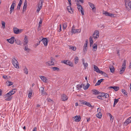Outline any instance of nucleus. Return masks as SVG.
I'll use <instances>...</instances> for the list:
<instances>
[{
  "label": "nucleus",
  "instance_id": "17",
  "mask_svg": "<svg viewBox=\"0 0 131 131\" xmlns=\"http://www.w3.org/2000/svg\"><path fill=\"white\" fill-rule=\"evenodd\" d=\"M75 121L76 122H79L80 121L81 117L80 116H75L74 117Z\"/></svg>",
  "mask_w": 131,
  "mask_h": 131
},
{
  "label": "nucleus",
  "instance_id": "35",
  "mask_svg": "<svg viewBox=\"0 0 131 131\" xmlns=\"http://www.w3.org/2000/svg\"><path fill=\"white\" fill-rule=\"evenodd\" d=\"M13 94H12L9 91V92L5 94V97H7V96H11Z\"/></svg>",
  "mask_w": 131,
  "mask_h": 131
},
{
  "label": "nucleus",
  "instance_id": "42",
  "mask_svg": "<svg viewBox=\"0 0 131 131\" xmlns=\"http://www.w3.org/2000/svg\"><path fill=\"white\" fill-rule=\"evenodd\" d=\"M40 5H39L38 7V8L37 10V13H38L41 9L42 7L40 6Z\"/></svg>",
  "mask_w": 131,
  "mask_h": 131
},
{
  "label": "nucleus",
  "instance_id": "13",
  "mask_svg": "<svg viewBox=\"0 0 131 131\" xmlns=\"http://www.w3.org/2000/svg\"><path fill=\"white\" fill-rule=\"evenodd\" d=\"M41 41H42L45 46H47V45L48 42V40L47 38H43L41 40Z\"/></svg>",
  "mask_w": 131,
  "mask_h": 131
},
{
  "label": "nucleus",
  "instance_id": "11",
  "mask_svg": "<svg viewBox=\"0 0 131 131\" xmlns=\"http://www.w3.org/2000/svg\"><path fill=\"white\" fill-rule=\"evenodd\" d=\"M45 64L47 66H50L52 65H54V63L52 61H49L46 62Z\"/></svg>",
  "mask_w": 131,
  "mask_h": 131
},
{
  "label": "nucleus",
  "instance_id": "51",
  "mask_svg": "<svg viewBox=\"0 0 131 131\" xmlns=\"http://www.w3.org/2000/svg\"><path fill=\"white\" fill-rule=\"evenodd\" d=\"M83 64L84 65L85 69H86V68L88 66V64L87 63H84V64Z\"/></svg>",
  "mask_w": 131,
  "mask_h": 131
},
{
  "label": "nucleus",
  "instance_id": "23",
  "mask_svg": "<svg viewBox=\"0 0 131 131\" xmlns=\"http://www.w3.org/2000/svg\"><path fill=\"white\" fill-rule=\"evenodd\" d=\"M92 91L93 92V94L95 95L99 94L100 93V92L99 91L95 89L92 90Z\"/></svg>",
  "mask_w": 131,
  "mask_h": 131
},
{
  "label": "nucleus",
  "instance_id": "57",
  "mask_svg": "<svg viewBox=\"0 0 131 131\" xmlns=\"http://www.w3.org/2000/svg\"><path fill=\"white\" fill-rule=\"evenodd\" d=\"M122 92L123 93H124V94L127 95V93L126 92V91L124 90H122Z\"/></svg>",
  "mask_w": 131,
  "mask_h": 131
},
{
  "label": "nucleus",
  "instance_id": "12",
  "mask_svg": "<svg viewBox=\"0 0 131 131\" xmlns=\"http://www.w3.org/2000/svg\"><path fill=\"white\" fill-rule=\"evenodd\" d=\"M103 13L106 16L112 17L114 15L113 14L109 13L107 12H103Z\"/></svg>",
  "mask_w": 131,
  "mask_h": 131
},
{
  "label": "nucleus",
  "instance_id": "38",
  "mask_svg": "<svg viewBox=\"0 0 131 131\" xmlns=\"http://www.w3.org/2000/svg\"><path fill=\"white\" fill-rule=\"evenodd\" d=\"M79 60V58L78 57H76L74 58V63L75 64H77Z\"/></svg>",
  "mask_w": 131,
  "mask_h": 131
},
{
  "label": "nucleus",
  "instance_id": "55",
  "mask_svg": "<svg viewBox=\"0 0 131 131\" xmlns=\"http://www.w3.org/2000/svg\"><path fill=\"white\" fill-rule=\"evenodd\" d=\"M2 27L4 28L5 27V23L4 21H2Z\"/></svg>",
  "mask_w": 131,
  "mask_h": 131
},
{
  "label": "nucleus",
  "instance_id": "39",
  "mask_svg": "<svg viewBox=\"0 0 131 131\" xmlns=\"http://www.w3.org/2000/svg\"><path fill=\"white\" fill-rule=\"evenodd\" d=\"M86 105H87L92 108H93L94 107V106H92L91 105V104H90V103L87 102L86 103Z\"/></svg>",
  "mask_w": 131,
  "mask_h": 131
},
{
  "label": "nucleus",
  "instance_id": "58",
  "mask_svg": "<svg viewBox=\"0 0 131 131\" xmlns=\"http://www.w3.org/2000/svg\"><path fill=\"white\" fill-rule=\"evenodd\" d=\"M23 0H20L19 2L18 3V5L19 6H21V5L22 3Z\"/></svg>",
  "mask_w": 131,
  "mask_h": 131
},
{
  "label": "nucleus",
  "instance_id": "3",
  "mask_svg": "<svg viewBox=\"0 0 131 131\" xmlns=\"http://www.w3.org/2000/svg\"><path fill=\"white\" fill-rule=\"evenodd\" d=\"M126 69V62L125 61L123 63L122 65V68H121L119 72V74H122L125 71Z\"/></svg>",
  "mask_w": 131,
  "mask_h": 131
},
{
  "label": "nucleus",
  "instance_id": "32",
  "mask_svg": "<svg viewBox=\"0 0 131 131\" xmlns=\"http://www.w3.org/2000/svg\"><path fill=\"white\" fill-rule=\"evenodd\" d=\"M110 70L111 71V72L112 73H113L114 72V67L112 66L110 67Z\"/></svg>",
  "mask_w": 131,
  "mask_h": 131
},
{
  "label": "nucleus",
  "instance_id": "37",
  "mask_svg": "<svg viewBox=\"0 0 131 131\" xmlns=\"http://www.w3.org/2000/svg\"><path fill=\"white\" fill-rule=\"evenodd\" d=\"M118 99H114V104L113 105V106L114 107L115 106V105L117 104L118 102Z\"/></svg>",
  "mask_w": 131,
  "mask_h": 131
},
{
  "label": "nucleus",
  "instance_id": "15",
  "mask_svg": "<svg viewBox=\"0 0 131 131\" xmlns=\"http://www.w3.org/2000/svg\"><path fill=\"white\" fill-rule=\"evenodd\" d=\"M68 99V97L64 94H63L61 96V99L62 101H65Z\"/></svg>",
  "mask_w": 131,
  "mask_h": 131
},
{
  "label": "nucleus",
  "instance_id": "34",
  "mask_svg": "<svg viewBox=\"0 0 131 131\" xmlns=\"http://www.w3.org/2000/svg\"><path fill=\"white\" fill-rule=\"evenodd\" d=\"M90 85V84L88 83L85 86L83 87L84 89V90H87L89 87Z\"/></svg>",
  "mask_w": 131,
  "mask_h": 131
},
{
  "label": "nucleus",
  "instance_id": "20",
  "mask_svg": "<svg viewBox=\"0 0 131 131\" xmlns=\"http://www.w3.org/2000/svg\"><path fill=\"white\" fill-rule=\"evenodd\" d=\"M28 45L25 46V47L24 48V50L26 52H29L30 51V49L28 48Z\"/></svg>",
  "mask_w": 131,
  "mask_h": 131
},
{
  "label": "nucleus",
  "instance_id": "7",
  "mask_svg": "<svg viewBox=\"0 0 131 131\" xmlns=\"http://www.w3.org/2000/svg\"><path fill=\"white\" fill-rule=\"evenodd\" d=\"M28 42V38L27 36H25L24 40L23 42V44L24 46L27 45Z\"/></svg>",
  "mask_w": 131,
  "mask_h": 131
},
{
  "label": "nucleus",
  "instance_id": "47",
  "mask_svg": "<svg viewBox=\"0 0 131 131\" xmlns=\"http://www.w3.org/2000/svg\"><path fill=\"white\" fill-rule=\"evenodd\" d=\"M16 43L19 45H21L22 44L21 42L19 40H17V41H16Z\"/></svg>",
  "mask_w": 131,
  "mask_h": 131
},
{
  "label": "nucleus",
  "instance_id": "49",
  "mask_svg": "<svg viewBox=\"0 0 131 131\" xmlns=\"http://www.w3.org/2000/svg\"><path fill=\"white\" fill-rule=\"evenodd\" d=\"M40 20L39 22V25H38V27H40L41 25H40V24H41L42 22V21L41 18H40Z\"/></svg>",
  "mask_w": 131,
  "mask_h": 131
},
{
  "label": "nucleus",
  "instance_id": "60",
  "mask_svg": "<svg viewBox=\"0 0 131 131\" xmlns=\"http://www.w3.org/2000/svg\"><path fill=\"white\" fill-rule=\"evenodd\" d=\"M102 96H101V95H99L97 97L98 99H100V100H102Z\"/></svg>",
  "mask_w": 131,
  "mask_h": 131
},
{
  "label": "nucleus",
  "instance_id": "56",
  "mask_svg": "<svg viewBox=\"0 0 131 131\" xmlns=\"http://www.w3.org/2000/svg\"><path fill=\"white\" fill-rule=\"evenodd\" d=\"M68 61V60H65L62 61V62L67 65Z\"/></svg>",
  "mask_w": 131,
  "mask_h": 131
},
{
  "label": "nucleus",
  "instance_id": "24",
  "mask_svg": "<svg viewBox=\"0 0 131 131\" xmlns=\"http://www.w3.org/2000/svg\"><path fill=\"white\" fill-rule=\"evenodd\" d=\"M103 80H104V79H102L98 80L97 82L95 84V86L100 85L102 81Z\"/></svg>",
  "mask_w": 131,
  "mask_h": 131
},
{
  "label": "nucleus",
  "instance_id": "64",
  "mask_svg": "<svg viewBox=\"0 0 131 131\" xmlns=\"http://www.w3.org/2000/svg\"><path fill=\"white\" fill-rule=\"evenodd\" d=\"M83 50L84 51H86L87 50V49L86 48V47H84V48L83 49Z\"/></svg>",
  "mask_w": 131,
  "mask_h": 131
},
{
  "label": "nucleus",
  "instance_id": "27",
  "mask_svg": "<svg viewBox=\"0 0 131 131\" xmlns=\"http://www.w3.org/2000/svg\"><path fill=\"white\" fill-rule=\"evenodd\" d=\"M93 51H95L96 50L97 47V45L96 43H94L93 44Z\"/></svg>",
  "mask_w": 131,
  "mask_h": 131
},
{
  "label": "nucleus",
  "instance_id": "41",
  "mask_svg": "<svg viewBox=\"0 0 131 131\" xmlns=\"http://www.w3.org/2000/svg\"><path fill=\"white\" fill-rule=\"evenodd\" d=\"M52 68V69L53 71L57 70V71H59V69L57 67H53Z\"/></svg>",
  "mask_w": 131,
  "mask_h": 131
},
{
  "label": "nucleus",
  "instance_id": "9",
  "mask_svg": "<svg viewBox=\"0 0 131 131\" xmlns=\"http://www.w3.org/2000/svg\"><path fill=\"white\" fill-rule=\"evenodd\" d=\"M94 70L97 73H100L101 72H102V71L100 70L99 68L95 65H94Z\"/></svg>",
  "mask_w": 131,
  "mask_h": 131
},
{
  "label": "nucleus",
  "instance_id": "25",
  "mask_svg": "<svg viewBox=\"0 0 131 131\" xmlns=\"http://www.w3.org/2000/svg\"><path fill=\"white\" fill-rule=\"evenodd\" d=\"M90 46L91 47V45H92L93 42V40L92 39V36H90L89 38Z\"/></svg>",
  "mask_w": 131,
  "mask_h": 131
},
{
  "label": "nucleus",
  "instance_id": "14",
  "mask_svg": "<svg viewBox=\"0 0 131 131\" xmlns=\"http://www.w3.org/2000/svg\"><path fill=\"white\" fill-rule=\"evenodd\" d=\"M15 37H12L11 38L9 39H7V40L8 42L11 44L13 43L14 42V39Z\"/></svg>",
  "mask_w": 131,
  "mask_h": 131
},
{
  "label": "nucleus",
  "instance_id": "50",
  "mask_svg": "<svg viewBox=\"0 0 131 131\" xmlns=\"http://www.w3.org/2000/svg\"><path fill=\"white\" fill-rule=\"evenodd\" d=\"M8 86H9L13 85V83L12 82L8 81Z\"/></svg>",
  "mask_w": 131,
  "mask_h": 131
},
{
  "label": "nucleus",
  "instance_id": "48",
  "mask_svg": "<svg viewBox=\"0 0 131 131\" xmlns=\"http://www.w3.org/2000/svg\"><path fill=\"white\" fill-rule=\"evenodd\" d=\"M109 115L110 118L111 120L112 121H113L114 118L110 114H109Z\"/></svg>",
  "mask_w": 131,
  "mask_h": 131
},
{
  "label": "nucleus",
  "instance_id": "22",
  "mask_svg": "<svg viewBox=\"0 0 131 131\" xmlns=\"http://www.w3.org/2000/svg\"><path fill=\"white\" fill-rule=\"evenodd\" d=\"M110 88L113 89H114L115 91H117L119 89V88L118 86H111L109 87Z\"/></svg>",
  "mask_w": 131,
  "mask_h": 131
},
{
  "label": "nucleus",
  "instance_id": "8",
  "mask_svg": "<svg viewBox=\"0 0 131 131\" xmlns=\"http://www.w3.org/2000/svg\"><path fill=\"white\" fill-rule=\"evenodd\" d=\"M22 31L21 29H19L17 28H14L13 31L14 33L16 34H18L21 33Z\"/></svg>",
  "mask_w": 131,
  "mask_h": 131
},
{
  "label": "nucleus",
  "instance_id": "19",
  "mask_svg": "<svg viewBox=\"0 0 131 131\" xmlns=\"http://www.w3.org/2000/svg\"><path fill=\"white\" fill-rule=\"evenodd\" d=\"M71 5H70L69 6H67V9L69 12L71 13L73 12V10L72 8L71 7Z\"/></svg>",
  "mask_w": 131,
  "mask_h": 131
},
{
  "label": "nucleus",
  "instance_id": "1",
  "mask_svg": "<svg viewBox=\"0 0 131 131\" xmlns=\"http://www.w3.org/2000/svg\"><path fill=\"white\" fill-rule=\"evenodd\" d=\"M125 7L128 10L131 9V2L129 0H125Z\"/></svg>",
  "mask_w": 131,
  "mask_h": 131
},
{
  "label": "nucleus",
  "instance_id": "61",
  "mask_svg": "<svg viewBox=\"0 0 131 131\" xmlns=\"http://www.w3.org/2000/svg\"><path fill=\"white\" fill-rule=\"evenodd\" d=\"M21 6L18 5L17 7V10H19L20 9V7Z\"/></svg>",
  "mask_w": 131,
  "mask_h": 131
},
{
  "label": "nucleus",
  "instance_id": "43",
  "mask_svg": "<svg viewBox=\"0 0 131 131\" xmlns=\"http://www.w3.org/2000/svg\"><path fill=\"white\" fill-rule=\"evenodd\" d=\"M23 70L24 71V73L25 74H28V69L26 68H24L23 69Z\"/></svg>",
  "mask_w": 131,
  "mask_h": 131
},
{
  "label": "nucleus",
  "instance_id": "26",
  "mask_svg": "<svg viewBox=\"0 0 131 131\" xmlns=\"http://www.w3.org/2000/svg\"><path fill=\"white\" fill-rule=\"evenodd\" d=\"M96 116L99 118H101L102 116V114L100 111H99L98 113L96 114Z\"/></svg>",
  "mask_w": 131,
  "mask_h": 131
},
{
  "label": "nucleus",
  "instance_id": "18",
  "mask_svg": "<svg viewBox=\"0 0 131 131\" xmlns=\"http://www.w3.org/2000/svg\"><path fill=\"white\" fill-rule=\"evenodd\" d=\"M39 77L43 81V82H47V79L44 76L42 75H40L39 76Z\"/></svg>",
  "mask_w": 131,
  "mask_h": 131
},
{
  "label": "nucleus",
  "instance_id": "63",
  "mask_svg": "<svg viewBox=\"0 0 131 131\" xmlns=\"http://www.w3.org/2000/svg\"><path fill=\"white\" fill-rule=\"evenodd\" d=\"M32 131H37V128L36 127H35L34 128Z\"/></svg>",
  "mask_w": 131,
  "mask_h": 131
},
{
  "label": "nucleus",
  "instance_id": "46",
  "mask_svg": "<svg viewBox=\"0 0 131 131\" xmlns=\"http://www.w3.org/2000/svg\"><path fill=\"white\" fill-rule=\"evenodd\" d=\"M7 97L5 99V100L6 101H10L12 98V97L11 96H7Z\"/></svg>",
  "mask_w": 131,
  "mask_h": 131
},
{
  "label": "nucleus",
  "instance_id": "44",
  "mask_svg": "<svg viewBox=\"0 0 131 131\" xmlns=\"http://www.w3.org/2000/svg\"><path fill=\"white\" fill-rule=\"evenodd\" d=\"M67 23L65 22L63 24V26L64 29H66V28L67 27Z\"/></svg>",
  "mask_w": 131,
  "mask_h": 131
},
{
  "label": "nucleus",
  "instance_id": "2",
  "mask_svg": "<svg viewBox=\"0 0 131 131\" xmlns=\"http://www.w3.org/2000/svg\"><path fill=\"white\" fill-rule=\"evenodd\" d=\"M12 63L15 68L17 69H19V64L18 62L15 58H14L12 59Z\"/></svg>",
  "mask_w": 131,
  "mask_h": 131
},
{
  "label": "nucleus",
  "instance_id": "28",
  "mask_svg": "<svg viewBox=\"0 0 131 131\" xmlns=\"http://www.w3.org/2000/svg\"><path fill=\"white\" fill-rule=\"evenodd\" d=\"M67 65H69V66L71 67H73V63L69 60L68 61Z\"/></svg>",
  "mask_w": 131,
  "mask_h": 131
},
{
  "label": "nucleus",
  "instance_id": "54",
  "mask_svg": "<svg viewBox=\"0 0 131 131\" xmlns=\"http://www.w3.org/2000/svg\"><path fill=\"white\" fill-rule=\"evenodd\" d=\"M40 89H41V93H43L44 91V88L43 87H40Z\"/></svg>",
  "mask_w": 131,
  "mask_h": 131
},
{
  "label": "nucleus",
  "instance_id": "59",
  "mask_svg": "<svg viewBox=\"0 0 131 131\" xmlns=\"http://www.w3.org/2000/svg\"><path fill=\"white\" fill-rule=\"evenodd\" d=\"M78 2H80L81 3H84L83 0H77Z\"/></svg>",
  "mask_w": 131,
  "mask_h": 131
},
{
  "label": "nucleus",
  "instance_id": "36",
  "mask_svg": "<svg viewBox=\"0 0 131 131\" xmlns=\"http://www.w3.org/2000/svg\"><path fill=\"white\" fill-rule=\"evenodd\" d=\"M82 104L86 105L87 102L83 100H80L79 101Z\"/></svg>",
  "mask_w": 131,
  "mask_h": 131
},
{
  "label": "nucleus",
  "instance_id": "16",
  "mask_svg": "<svg viewBox=\"0 0 131 131\" xmlns=\"http://www.w3.org/2000/svg\"><path fill=\"white\" fill-rule=\"evenodd\" d=\"M101 95L102 97L107 98L109 97V95L107 93H101Z\"/></svg>",
  "mask_w": 131,
  "mask_h": 131
},
{
  "label": "nucleus",
  "instance_id": "5",
  "mask_svg": "<svg viewBox=\"0 0 131 131\" xmlns=\"http://www.w3.org/2000/svg\"><path fill=\"white\" fill-rule=\"evenodd\" d=\"M77 5L79 11L80 8H81L80 11L81 12V14L82 15H84V12L82 7L80 5L78 4H77Z\"/></svg>",
  "mask_w": 131,
  "mask_h": 131
},
{
  "label": "nucleus",
  "instance_id": "6",
  "mask_svg": "<svg viewBox=\"0 0 131 131\" xmlns=\"http://www.w3.org/2000/svg\"><path fill=\"white\" fill-rule=\"evenodd\" d=\"M15 1H13L12 2V3L11 6L10 10L9 12L10 14H11L12 13L13 11L14 10V7L16 5V4L15 3Z\"/></svg>",
  "mask_w": 131,
  "mask_h": 131
},
{
  "label": "nucleus",
  "instance_id": "29",
  "mask_svg": "<svg viewBox=\"0 0 131 131\" xmlns=\"http://www.w3.org/2000/svg\"><path fill=\"white\" fill-rule=\"evenodd\" d=\"M74 26H73L72 28V30L71 32L75 34L77 33V29H74Z\"/></svg>",
  "mask_w": 131,
  "mask_h": 131
},
{
  "label": "nucleus",
  "instance_id": "10",
  "mask_svg": "<svg viewBox=\"0 0 131 131\" xmlns=\"http://www.w3.org/2000/svg\"><path fill=\"white\" fill-rule=\"evenodd\" d=\"M130 123H131V117H129L126 119L124 123V124L125 125H126Z\"/></svg>",
  "mask_w": 131,
  "mask_h": 131
},
{
  "label": "nucleus",
  "instance_id": "52",
  "mask_svg": "<svg viewBox=\"0 0 131 131\" xmlns=\"http://www.w3.org/2000/svg\"><path fill=\"white\" fill-rule=\"evenodd\" d=\"M32 91H31L29 93V94L28 95V97L29 98H30L31 97V95L32 94Z\"/></svg>",
  "mask_w": 131,
  "mask_h": 131
},
{
  "label": "nucleus",
  "instance_id": "53",
  "mask_svg": "<svg viewBox=\"0 0 131 131\" xmlns=\"http://www.w3.org/2000/svg\"><path fill=\"white\" fill-rule=\"evenodd\" d=\"M40 1L41 2V3L40 4V3H39V5H40V6H41V7H42L43 4L42 3L43 2V0H40Z\"/></svg>",
  "mask_w": 131,
  "mask_h": 131
},
{
  "label": "nucleus",
  "instance_id": "62",
  "mask_svg": "<svg viewBox=\"0 0 131 131\" xmlns=\"http://www.w3.org/2000/svg\"><path fill=\"white\" fill-rule=\"evenodd\" d=\"M77 33H79L81 31V29H77Z\"/></svg>",
  "mask_w": 131,
  "mask_h": 131
},
{
  "label": "nucleus",
  "instance_id": "4",
  "mask_svg": "<svg viewBox=\"0 0 131 131\" xmlns=\"http://www.w3.org/2000/svg\"><path fill=\"white\" fill-rule=\"evenodd\" d=\"M99 36V31L97 30H95L94 32L93 35V37L94 39L97 38Z\"/></svg>",
  "mask_w": 131,
  "mask_h": 131
},
{
  "label": "nucleus",
  "instance_id": "40",
  "mask_svg": "<svg viewBox=\"0 0 131 131\" xmlns=\"http://www.w3.org/2000/svg\"><path fill=\"white\" fill-rule=\"evenodd\" d=\"M69 48L70 49L74 51H75L76 49V48L75 47L71 46H69Z\"/></svg>",
  "mask_w": 131,
  "mask_h": 131
},
{
  "label": "nucleus",
  "instance_id": "31",
  "mask_svg": "<svg viewBox=\"0 0 131 131\" xmlns=\"http://www.w3.org/2000/svg\"><path fill=\"white\" fill-rule=\"evenodd\" d=\"M101 72H101L100 73V74H101L102 75L105 77L108 78V77L106 73L102 71Z\"/></svg>",
  "mask_w": 131,
  "mask_h": 131
},
{
  "label": "nucleus",
  "instance_id": "33",
  "mask_svg": "<svg viewBox=\"0 0 131 131\" xmlns=\"http://www.w3.org/2000/svg\"><path fill=\"white\" fill-rule=\"evenodd\" d=\"M88 4L91 7L92 9H94L95 8L94 5L93 4L91 3L90 2H89Z\"/></svg>",
  "mask_w": 131,
  "mask_h": 131
},
{
  "label": "nucleus",
  "instance_id": "30",
  "mask_svg": "<svg viewBox=\"0 0 131 131\" xmlns=\"http://www.w3.org/2000/svg\"><path fill=\"white\" fill-rule=\"evenodd\" d=\"M84 85L82 84H78L77 86V88L78 90L80 89L81 88H82L83 86H84Z\"/></svg>",
  "mask_w": 131,
  "mask_h": 131
},
{
  "label": "nucleus",
  "instance_id": "21",
  "mask_svg": "<svg viewBox=\"0 0 131 131\" xmlns=\"http://www.w3.org/2000/svg\"><path fill=\"white\" fill-rule=\"evenodd\" d=\"M27 1L26 0H25L24 3V5L23 7V12H24L25 10H26V8L27 7Z\"/></svg>",
  "mask_w": 131,
  "mask_h": 131
},
{
  "label": "nucleus",
  "instance_id": "45",
  "mask_svg": "<svg viewBox=\"0 0 131 131\" xmlns=\"http://www.w3.org/2000/svg\"><path fill=\"white\" fill-rule=\"evenodd\" d=\"M16 89H13L12 90L10 91V92L12 94H13V95L14 94L16 91Z\"/></svg>",
  "mask_w": 131,
  "mask_h": 131
}]
</instances>
